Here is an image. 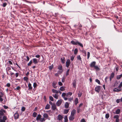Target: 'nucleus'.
<instances>
[{"label":"nucleus","instance_id":"15","mask_svg":"<svg viewBox=\"0 0 122 122\" xmlns=\"http://www.w3.org/2000/svg\"><path fill=\"white\" fill-rule=\"evenodd\" d=\"M61 102L62 101L61 100H58V101L56 103V104L58 106H59L61 104Z\"/></svg>","mask_w":122,"mask_h":122},{"label":"nucleus","instance_id":"49","mask_svg":"<svg viewBox=\"0 0 122 122\" xmlns=\"http://www.w3.org/2000/svg\"><path fill=\"white\" fill-rule=\"evenodd\" d=\"M96 82L98 84H99V85L100 84V81L99 80H98L97 79H96Z\"/></svg>","mask_w":122,"mask_h":122},{"label":"nucleus","instance_id":"59","mask_svg":"<svg viewBox=\"0 0 122 122\" xmlns=\"http://www.w3.org/2000/svg\"><path fill=\"white\" fill-rule=\"evenodd\" d=\"M2 96H1L0 95V102H2L3 100V98H2Z\"/></svg>","mask_w":122,"mask_h":122},{"label":"nucleus","instance_id":"21","mask_svg":"<svg viewBox=\"0 0 122 122\" xmlns=\"http://www.w3.org/2000/svg\"><path fill=\"white\" fill-rule=\"evenodd\" d=\"M52 91L54 93H55L57 94L59 92V91L58 90L53 89H52Z\"/></svg>","mask_w":122,"mask_h":122},{"label":"nucleus","instance_id":"28","mask_svg":"<svg viewBox=\"0 0 122 122\" xmlns=\"http://www.w3.org/2000/svg\"><path fill=\"white\" fill-rule=\"evenodd\" d=\"M65 108H68L69 106V103L67 102H66L65 104Z\"/></svg>","mask_w":122,"mask_h":122},{"label":"nucleus","instance_id":"55","mask_svg":"<svg viewBox=\"0 0 122 122\" xmlns=\"http://www.w3.org/2000/svg\"><path fill=\"white\" fill-rule=\"evenodd\" d=\"M50 99L52 101H53V99L52 97L50 96L49 97Z\"/></svg>","mask_w":122,"mask_h":122},{"label":"nucleus","instance_id":"63","mask_svg":"<svg viewBox=\"0 0 122 122\" xmlns=\"http://www.w3.org/2000/svg\"><path fill=\"white\" fill-rule=\"evenodd\" d=\"M35 57L37 58H39L40 57V56L39 55H37L35 56Z\"/></svg>","mask_w":122,"mask_h":122},{"label":"nucleus","instance_id":"45","mask_svg":"<svg viewBox=\"0 0 122 122\" xmlns=\"http://www.w3.org/2000/svg\"><path fill=\"white\" fill-rule=\"evenodd\" d=\"M65 96H67V95H66V94L65 93H62V96L63 97H65Z\"/></svg>","mask_w":122,"mask_h":122},{"label":"nucleus","instance_id":"9","mask_svg":"<svg viewBox=\"0 0 122 122\" xmlns=\"http://www.w3.org/2000/svg\"><path fill=\"white\" fill-rule=\"evenodd\" d=\"M28 90L31 91L32 89V87L31 86V84L29 83L28 85Z\"/></svg>","mask_w":122,"mask_h":122},{"label":"nucleus","instance_id":"20","mask_svg":"<svg viewBox=\"0 0 122 122\" xmlns=\"http://www.w3.org/2000/svg\"><path fill=\"white\" fill-rule=\"evenodd\" d=\"M41 116L40 114H38L36 118V120L37 121H38L40 120L41 118Z\"/></svg>","mask_w":122,"mask_h":122},{"label":"nucleus","instance_id":"2","mask_svg":"<svg viewBox=\"0 0 122 122\" xmlns=\"http://www.w3.org/2000/svg\"><path fill=\"white\" fill-rule=\"evenodd\" d=\"M58 69L59 70L61 71H58V73L59 74L61 73L63 71V70H62V66L61 65H59L58 67Z\"/></svg>","mask_w":122,"mask_h":122},{"label":"nucleus","instance_id":"37","mask_svg":"<svg viewBox=\"0 0 122 122\" xmlns=\"http://www.w3.org/2000/svg\"><path fill=\"white\" fill-rule=\"evenodd\" d=\"M23 79L27 83L28 82V78L26 77H24Z\"/></svg>","mask_w":122,"mask_h":122},{"label":"nucleus","instance_id":"64","mask_svg":"<svg viewBox=\"0 0 122 122\" xmlns=\"http://www.w3.org/2000/svg\"><path fill=\"white\" fill-rule=\"evenodd\" d=\"M58 84L60 86H61L62 85V84L61 82H58Z\"/></svg>","mask_w":122,"mask_h":122},{"label":"nucleus","instance_id":"34","mask_svg":"<svg viewBox=\"0 0 122 122\" xmlns=\"http://www.w3.org/2000/svg\"><path fill=\"white\" fill-rule=\"evenodd\" d=\"M43 117L44 118H47L48 117V115L47 114L45 113L43 115Z\"/></svg>","mask_w":122,"mask_h":122},{"label":"nucleus","instance_id":"39","mask_svg":"<svg viewBox=\"0 0 122 122\" xmlns=\"http://www.w3.org/2000/svg\"><path fill=\"white\" fill-rule=\"evenodd\" d=\"M37 115V114L36 112H34L33 113L32 116L34 117H36Z\"/></svg>","mask_w":122,"mask_h":122},{"label":"nucleus","instance_id":"7","mask_svg":"<svg viewBox=\"0 0 122 122\" xmlns=\"http://www.w3.org/2000/svg\"><path fill=\"white\" fill-rule=\"evenodd\" d=\"M7 119V117L6 116H4L3 117V119L0 120V122H5Z\"/></svg>","mask_w":122,"mask_h":122},{"label":"nucleus","instance_id":"51","mask_svg":"<svg viewBox=\"0 0 122 122\" xmlns=\"http://www.w3.org/2000/svg\"><path fill=\"white\" fill-rule=\"evenodd\" d=\"M72 94V93L71 92H69L67 94H66V95H67V96L68 95H70V96H71Z\"/></svg>","mask_w":122,"mask_h":122},{"label":"nucleus","instance_id":"25","mask_svg":"<svg viewBox=\"0 0 122 122\" xmlns=\"http://www.w3.org/2000/svg\"><path fill=\"white\" fill-rule=\"evenodd\" d=\"M122 76V74L119 75H117V79L118 80L120 79Z\"/></svg>","mask_w":122,"mask_h":122},{"label":"nucleus","instance_id":"12","mask_svg":"<svg viewBox=\"0 0 122 122\" xmlns=\"http://www.w3.org/2000/svg\"><path fill=\"white\" fill-rule=\"evenodd\" d=\"M14 118L15 119H17L19 117V114L18 113H16L14 114Z\"/></svg>","mask_w":122,"mask_h":122},{"label":"nucleus","instance_id":"30","mask_svg":"<svg viewBox=\"0 0 122 122\" xmlns=\"http://www.w3.org/2000/svg\"><path fill=\"white\" fill-rule=\"evenodd\" d=\"M52 95L53 97L56 99H57L58 98V94H55V95Z\"/></svg>","mask_w":122,"mask_h":122},{"label":"nucleus","instance_id":"18","mask_svg":"<svg viewBox=\"0 0 122 122\" xmlns=\"http://www.w3.org/2000/svg\"><path fill=\"white\" fill-rule=\"evenodd\" d=\"M33 63L35 64H36L38 63V61L37 60V59L36 58H33Z\"/></svg>","mask_w":122,"mask_h":122},{"label":"nucleus","instance_id":"42","mask_svg":"<svg viewBox=\"0 0 122 122\" xmlns=\"http://www.w3.org/2000/svg\"><path fill=\"white\" fill-rule=\"evenodd\" d=\"M122 87V81L120 83V85L118 86V88L119 89H121V87Z\"/></svg>","mask_w":122,"mask_h":122},{"label":"nucleus","instance_id":"32","mask_svg":"<svg viewBox=\"0 0 122 122\" xmlns=\"http://www.w3.org/2000/svg\"><path fill=\"white\" fill-rule=\"evenodd\" d=\"M69 109H65L64 111V114H67L69 112Z\"/></svg>","mask_w":122,"mask_h":122},{"label":"nucleus","instance_id":"62","mask_svg":"<svg viewBox=\"0 0 122 122\" xmlns=\"http://www.w3.org/2000/svg\"><path fill=\"white\" fill-rule=\"evenodd\" d=\"M10 86V84L9 83H8L6 85V86L8 87H9Z\"/></svg>","mask_w":122,"mask_h":122},{"label":"nucleus","instance_id":"38","mask_svg":"<svg viewBox=\"0 0 122 122\" xmlns=\"http://www.w3.org/2000/svg\"><path fill=\"white\" fill-rule=\"evenodd\" d=\"M78 50L77 48H76L74 51V54H76L78 52Z\"/></svg>","mask_w":122,"mask_h":122},{"label":"nucleus","instance_id":"10","mask_svg":"<svg viewBox=\"0 0 122 122\" xmlns=\"http://www.w3.org/2000/svg\"><path fill=\"white\" fill-rule=\"evenodd\" d=\"M114 73L113 72L112 73L110 77V81H111L112 79L114 77Z\"/></svg>","mask_w":122,"mask_h":122},{"label":"nucleus","instance_id":"6","mask_svg":"<svg viewBox=\"0 0 122 122\" xmlns=\"http://www.w3.org/2000/svg\"><path fill=\"white\" fill-rule=\"evenodd\" d=\"M70 61L69 59H67V60L66 63V66L68 68L70 65Z\"/></svg>","mask_w":122,"mask_h":122},{"label":"nucleus","instance_id":"46","mask_svg":"<svg viewBox=\"0 0 122 122\" xmlns=\"http://www.w3.org/2000/svg\"><path fill=\"white\" fill-rule=\"evenodd\" d=\"M53 67V65L52 64L49 67V69L50 70H51Z\"/></svg>","mask_w":122,"mask_h":122},{"label":"nucleus","instance_id":"4","mask_svg":"<svg viewBox=\"0 0 122 122\" xmlns=\"http://www.w3.org/2000/svg\"><path fill=\"white\" fill-rule=\"evenodd\" d=\"M5 111L3 109H1L0 110V118L2 117L4 115V113H5Z\"/></svg>","mask_w":122,"mask_h":122},{"label":"nucleus","instance_id":"40","mask_svg":"<svg viewBox=\"0 0 122 122\" xmlns=\"http://www.w3.org/2000/svg\"><path fill=\"white\" fill-rule=\"evenodd\" d=\"M70 69H68L66 71V76H68L69 75V71Z\"/></svg>","mask_w":122,"mask_h":122},{"label":"nucleus","instance_id":"26","mask_svg":"<svg viewBox=\"0 0 122 122\" xmlns=\"http://www.w3.org/2000/svg\"><path fill=\"white\" fill-rule=\"evenodd\" d=\"M64 122H67L68 121V119L67 117V116H65L64 117Z\"/></svg>","mask_w":122,"mask_h":122},{"label":"nucleus","instance_id":"47","mask_svg":"<svg viewBox=\"0 0 122 122\" xmlns=\"http://www.w3.org/2000/svg\"><path fill=\"white\" fill-rule=\"evenodd\" d=\"M37 86V84L36 82H34L33 83V86L34 88H35Z\"/></svg>","mask_w":122,"mask_h":122},{"label":"nucleus","instance_id":"27","mask_svg":"<svg viewBox=\"0 0 122 122\" xmlns=\"http://www.w3.org/2000/svg\"><path fill=\"white\" fill-rule=\"evenodd\" d=\"M50 105L49 104H47L46 105V106L45 108L46 109H50Z\"/></svg>","mask_w":122,"mask_h":122},{"label":"nucleus","instance_id":"56","mask_svg":"<svg viewBox=\"0 0 122 122\" xmlns=\"http://www.w3.org/2000/svg\"><path fill=\"white\" fill-rule=\"evenodd\" d=\"M65 78L64 77H62L61 80V81L62 82H64L65 81Z\"/></svg>","mask_w":122,"mask_h":122},{"label":"nucleus","instance_id":"35","mask_svg":"<svg viewBox=\"0 0 122 122\" xmlns=\"http://www.w3.org/2000/svg\"><path fill=\"white\" fill-rule=\"evenodd\" d=\"M94 68L97 70L99 71L100 70V68L97 66H95Z\"/></svg>","mask_w":122,"mask_h":122},{"label":"nucleus","instance_id":"19","mask_svg":"<svg viewBox=\"0 0 122 122\" xmlns=\"http://www.w3.org/2000/svg\"><path fill=\"white\" fill-rule=\"evenodd\" d=\"M113 91L115 92H118L121 90V89L119 88H115L113 89Z\"/></svg>","mask_w":122,"mask_h":122},{"label":"nucleus","instance_id":"23","mask_svg":"<svg viewBox=\"0 0 122 122\" xmlns=\"http://www.w3.org/2000/svg\"><path fill=\"white\" fill-rule=\"evenodd\" d=\"M78 100L77 98H76L74 102L75 104L76 105H77V104L78 103Z\"/></svg>","mask_w":122,"mask_h":122},{"label":"nucleus","instance_id":"36","mask_svg":"<svg viewBox=\"0 0 122 122\" xmlns=\"http://www.w3.org/2000/svg\"><path fill=\"white\" fill-rule=\"evenodd\" d=\"M32 63V60H31L30 61L29 63H28L27 64V65L28 66H30L31 65Z\"/></svg>","mask_w":122,"mask_h":122},{"label":"nucleus","instance_id":"8","mask_svg":"<svg viewBox=\"0 0 122 122\" xmlns=\"http://www.w3.org/2000/svg\"><path fill=\"white\" fill-rule=\"evenodd\" d=\"M96 62L95 61H93L91 62L90 65V66L91 67H94L95 66Z\"/></svg>","mask_w":122,"mask_h":122},{"label":"nucleus","instance_id":"53","mask_svg":"<svg viewBox=\"0 0 122 122\" xmlns=\"http://www.w3.org/2000/svg\"><path fill=\"white\" fill-rule=\"evenodd\" d=\"M25 109V108L24 107H22L21 108V110L22 111H24Z\"/></svg>","mask_w":122,"mask_h":122},{"label":"nucleus","instance_id":"5","mask_svg":"<svg viewBox=\"0 0 122 122\" xmlns=\"http://www.w3.org/2000/svg\"><path fill=\"white\" fill-rule=\"evenodd\" d=\"M101 89V86H96L95 88V91L99 93Z\"/></svg>","mask_w":122,"mask_h":122},{"label":"nucleus","instance_id":"61","mask_svg":"<svg viewBox=\"0 0 122 122\" xmlns=\"http://www.w3.org/2000/svg\"><path fill=\"white\" fill-rule=\"evenodd\" d=\"M26 57L27 59L26 60V61H29L30 59L29 57L28 56H27Z\"/></svg>","mask_w":122,"mask_h":122},{"label":"nucleus","instance_id":"52","mask_svg":"<svg viewBox=\"0 0 122 122\" xmlns=\"http://www.w3.org/2000/svg\"><path fill=\"white\" fill-rule=\"evenodd\" d=\"M90 53L89 52H88L87 54V58L88 59H89L90 56Z\"/></svg>","mask_w":122,"mask_h":122},{"label":"nucleus","instance_id":"31","mask_svg":"<svg viewBox=\"0 0 122 122\" xmlns=\"http://www.w3.org/2000/svg\"><path fill=\"white\" fill-rule=\"evenodd\" d=\"M120 112V110L119 109H118L116 110L115 111L116 113L117 114H119Z\"/></svg>","mask_w":122,"mask_h":122},{"label":"nucleus","instance_id":"3","mask_svg":"<svg viewBox=\"0 0 122 122\" xmlns=\"http://www.w3.org/2000/svg\"><path fill=\"white\" fill-rule=\"evenodd\" d=\"M119 116L118 115H114L113 118L115 120V122H119Z\"/></svg>","mask_w":122,"mask_h":122},{"label":"nucleus","instance_id":"44","mask_svg":"<svg viewBox=\"0 0 122 122\" xmlns=\"http://www.w3.org/2000/svg\"><path fill=\"white\" fill-rule=\"evenodd\" d=\"M45 119L44 118V117L41 118L40 120V121L41 122H43V121H45Z\"/></svg>","mask_w":122,"mask_h":122},{"label":"nucleus","instance_id":"17","mask_svg":"<svg viewBox=\"0 0 122 122\" xmlns=\"http://www.w3.org/2000/svg\"><path fill=\"white\" fill-rule=\"evenodd\" d=\"M76 112V110L75 109H73L71 112V115L74 116Z\"/></svg>","mask_w":122,"mask_h":122},{"label":"nucleus","instance_id":"58","mask_svg":"<svg viewBox=\"0 0 122 122\" xmlns=\"http://www.w3.org/2000/svg\"><path fill=\"white\" fill-rule=\"evenodd\" d=\"M96 26H97V25H92V26L91 27L92 28L94 29V28H96Z\"/></svg>","mask_w":122,"mask_h":122},{"label":"nucleus","instance_id":"41","mask_svg":"<svg viewBox=\"0 0 122 122\" xmlns=\"http://www.w3.org/2000/svg\"><path fill=\"white\" fill-rule=\"evenodd\" d=\"M75 56L73 55H72L70 57V59L71 61H72L74 59Z\"/></svg>","mask_w":122,"mask_h":122},{"label":"nucleus","instance_id":"11","mask_svg":"<svg viewBox=\"0 0 122 122\" xmlns=\"http://www.w3.org/2000/svg\"><path fill=\"white\" fill-rule=\"evenodd\" d=\"M56 82L53 81L52 83V86L53 87L55 88H56L57 86H56Z\"/></svg>","mask_w":122,"mask_h":122},{"label":"nucleus","instance_id":"54","mask_svg":"<svg viewBox=\"0 0 122 122\" xmlns=\"http://www.w3.org/2000/svg\"><path fill=\"white\" fill-rule=\"evenodd\" d=\"M73 99V97H71L70 98H69L68 100L69 101L71 102V101Z\"/></svg>","mask_w":122,"mask_h":122},{"label":"nucleus","instance_id":"1","mask_svg":"<svg viewBox=\"0 0 122 122\" xmlns=\"http://www.w3.org/2000/svg\"><path fill=\"white\" fill-rule=\"evenodd\" d=\"M71 43L72 44L74 45H78L79 46H81L82 47H83V44L77 41H71Z\"/></svg>","mask_w":122,"mask_h":122},{"label":"nucleus","instance_id":"43","mask_svg":"<svg viewBox=\"0 0 122 122\" xmlns=\"http://www.w3.org/2000/svg\"><path fill=\"white\" fill-rule=\"evenodd\" d=\"M61 60L62 63L63 64L65 62V60L64 58H61Z\"/></svg>","mask_w":122,"mask_h":122},{"label":"nucleus","instance_id":"16","mask_svg":"<svg viewBox=\"0 0 122 122\" xmlns=\"http://www.w3.org/2000/svg\"><path fill=\"white\" fill-rule=\"evenodd\" d=\"M76 80L75 79L72 82V85L73 86V87L74 88H76Z\"/></svg>","mask_w":122,"mask_h":122},{"label":"nucleus","instance_id":"57","mask_svg":"<svg viewBox=\"0 0 122 122\" xmlns=\"http://www.w3.org/2000/svg\"><path fill=\"white\" fill-rule=\"evenodd\" d=\"M20 88V86H18L16 88H15V90H19Z\"/></svg>","mask_w":122,"mask_h":122},{"label":"nucleus","instance_id":"29","mask_svg":"<svg viewBox=\"0 0 122 122\" xmlns=\"http://www.w3.org/2000/svg\"><path fill=\"white\" fill-rule=\"evenodd\" d=\"M77 59L79 60L80 61H82L80 55H78L77 56Z\"/></svg>","mask_w":122,"mask_h":122},{"label":"nucleus","instance_id":"60","mask_svg":"<svg viewBox=\"0 0 122 122\" xmlns=\"http://www.w3.org/2000/svg\"><path fill=\"white\" fill-rule=\"evenodd\" d=\"M80 122H86L84 118H83L81 121Z\"/></svg>","mask_w":122,"mask_h":122},{"label":"nucleus","instance_id":"48","mask_svg":"<svg viewBox=\"0 0 122 122\" xmlns=\"http://www.w3.org/2000/svg\"><path fill=\"white\" fill-rule=\"evenodd\" d=\"M7 4L6 2H5L3 3V5L2 6L4 7H5L6 6Z\"/></svg>","mask_w":122,"mask_h":122},{"label":"nucleus","instance_id":"24","mask_svg":"<svg viewBox=\"0 0 122 122\" xmlns=\"http://www.w3.org/2000/svg\"><path fill=\"white\" fill-rule=\"evenodd\" d=\"M116 102L117 103H119L120 102H122V97L121 99H117Z\"/></svg>","mask_w":122,"mask_h":122},{"label":"nucleus","instance_id":"50","mask_svg":"<svg viewBox=\"0 0 122 122\" xmlns=\"http://www.w3.org/2000/svg\"><path fill=\"white\" fill-rule=\"evenodd\" d=\"M109 117V114H106L105 115V117L107 118L108 119Z\"/></svg>","mask_w":122,"mask_h":122},{"label":"nucleus","instance_id":"33","mask_svg":"<svg viewBox=\"0 0 122 122\" xmlns=\"http://www.w3.org/2000/svg\"><path fill=\"white\" fill-rule=\"evenodd\" d=\"M65 87L63 86L61 87L60 89V90L61 91H64L65 90Z\"/></svg>","mask_w":122,"mask_h":122},{"label":"nucleus","instance_id":"13","mask_svg":"<svg viewBox=\"0 0 122 122\" xmlns=\"http://www.w3.org/2000/svg\"><path fill=\"white\" fill-rule=\"evenodd\" d=\"M75 118L74 116L70 115L69 117V119L70 121H73Z\"/></svg>","mask_w":122,"mask_h":122},{"label":"nucleus","instance_id":"22","mask_svg":"<svg viewBox=\"0 0 122 122\" xmlns=\"http://www.w3.org/2000/svg\"><path fill=\"white\" fill-rule=\"evenodd\" d=\"M52 107L53 110H56V107L55 104H53L52 106Z\"/></svg>","mask_w":122,"mask_h":122},{"label":"nucleus","instance_id":"14","mask_svg":"<svg viewBox=\"0 0 122 122\" xmlns=\"http://www.w3.org/2000/svg\"><path fill=\"white\" fill-rule=\"evenodd\" d=\"M63 117L61 115H59L58 116L57 119L59 120H61L62 119Z\"/></svg>","mask_w":122,"mask_h":122}]
</instances>
